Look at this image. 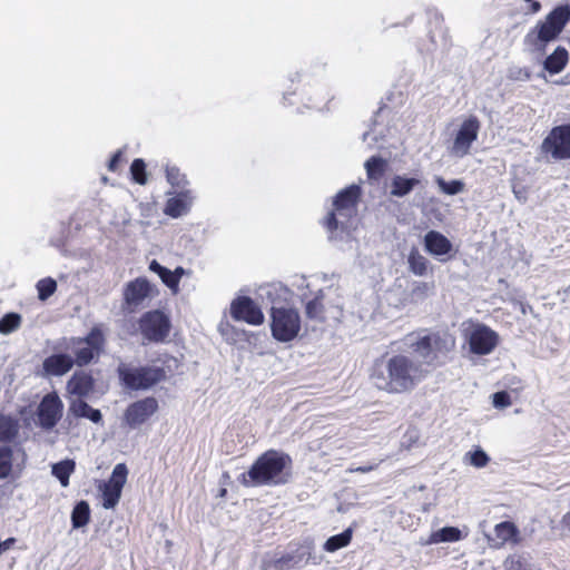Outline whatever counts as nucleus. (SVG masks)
I'll return each instance as SVG.
<instances>
[{
    "label": "nucleus",
    "mask_w": 570,
    "mask_h": 570,
    "mask_svg": "<svg viewBox=\"0 0 570 570\" xmlns=\"http://www.w3.org/2000/svg\"><path fill=\"white\" fill-rule=\"evenodd\" d=\"M569 61V53L564 47H557L543 61V68L551 75L560 73Z\"/></svg>",
    "instance_id": "25"
},
{
    "label": "nucleus",
    "mask_w": 570,
    "mask_h": 570,
    "mask_svg": "<svg viewBox=\"0 0 570 570\" xmlns=\"http://www.w3.org/2000/svg\"><path fill=\"white\" fill-rule=\"evenodd\" d=\"M353 537V530L347 528L340 534L330 537L324 543V550L327 552H335L342 548L347 547Z\"/></svg>",
    "instance_id": "32"
},
{
    "label": "nucleus",
    "mask_w": 570,
    "mask_h": 570,
    "mask_svg": "<svg viewBox=\"0 0 570 570\" xmlns=\"http://www.w3.org/2000/svg\"><path fill=\"white\" fill-rule=\"evenodd\" d=\"M373 469H374L373 465H364V466H358V468H355V469H351L350 471L351 472L367 473V472H371Z\"/></svg>",
    "instance_id": "51"
},
{
    "label": "nucleus",
    "mask_w": 570,
    "mask_h": 570,
    "mask_svg": "<svg viewBox=\"0 0 570 570\" xmlns=\"http://www.w3.org/2000/svg\"><path fill=\"white\" fill-rule=\"evenodd\" d=\"M226 494V489L220 490V497H224Z\"/></svg>",
    "instance_id": "53"
},
{
    "label": "nucleus",
    "mask_w": 570,
    "mask_h": 570,
    "mask_svg": "<svg viewBox=\"0 0 570 570\" xmlns=\"http://www.w3.org/2000/svg\"><path fill=\"white\" fill-rule=\"evenodd\" d=\"M508 79L512 81H528L531 78V71L528 67H511L508 70Z\"/></svg>",
    "instance_id": "44"
},
{
    "label": "nucleus",
    "mask_w": 570,
    "mask_h": 570,
    "mask_svg": "<svg viewBox=\"0 0 570 570\" xmlns=\"http://www.w3.org/2000/svg\"><path fill=\"white\" fill-rule=\"evenodd\" d=\"M16 452L21 453L26 460V451L19 446ZM14 449L10 445H0V480L7 479L12 474Z\"/></svg>",
    "instance_id": "26"
},
{
    "label": "nucleus",
    "mask_w": 570,
    "mask_h": 570,
    "mask_svg": "<svg viewBox=\"0 0 570 570\" xmlns=\"http://www.w3.org/2000/svg\"><path fill=\"white\" fill-rule=\"evenodd\" d=\"M127 465L125 463H118L114 468L111 476L107 482L122 489L127 481Z\"/></svg>",
    "instance_id": "42"
},
{
    "label": "nucleus",
    "mask_w": 570,
    "mask_h": 570,
    "mask_svg": "<svg viewBox=\"0 0 570 570\" xmlns=\"http://www.w3.org/2000/svg\"><path fill=\"white\" fill-rule=\"evenodd\" d=\"M461 531L454 527H444L431 535L432 542H455L461 540Z\"/></svg>",
    "instance_id": "36"
},
{
    "label": "nucleus",
    "mask_w": 570,
    "mask_h": 570,
    "mask_svg": "<svg viewBox=\"0 0 570 570\" xmlns=\"http://www.w3.org/2000/svg\"><path fill=\"white\" fill-rule=\"evenodd\" d=\"M73 365V357L68 354L57 353L43 360L42 370L48 376H62L71 371Z\"/></svg>",
    "instance_id": "18"
},
{
    "label": "nucleus",
    "mask_w": 570,
    "mask_h": 570,
    "mask_svg": "<svg viewBox=\"0 0 570 570\" xmlns=\"http://www.w3.org/2000/svg\"><path fill=\"white\" fill-rule=\"evenodd\" d=\"M529 6V12L537 13L541 10V3L537 0H524Z\"/></svg>",
    "instance_id": "49"
},
{
    "label": "nucleus",
    "mask_w": 570,
    "mask_h": 570,
    "mask_svg": "<svg viewBox=\"0 0 570 570\" xmlns=\"http://www.w3.org/2000/svg\"><path fill=\"white\" fill-rule=\"evenodd\" d=\"M230 316L234 321L259 326L264 323L262 308L249 296H238L230 304Z\"/></svg>",
    "instance_id": "14"
},
{
    "label": "nucleus",
    "mask_w": 570,
    "mask_h": 570,
    "mask_svg": "<svg viewBox=\"0 0 570 570\" xmlns=\"http://www.w3.org/2000/svg\"><path fill=\"white\" fill-rule=\"evenodd\" d=\"M118 379L121 385L130 391H145L166 380L164 367L159 366H131L120 363L117 367Z\"/></svg>",
    "instance_id": "7"
},
{
    "label": "nucleus",
    "mask_w": 570,
    "mask_h": 570,
    "mask_svg": "<svg viewBox=\"0 0 570 570\" xmlns=\"http://www.w3.org/2000/svg\"><path fill=\"white\" fill-rule=\"evenodd\" d=\"M69 412L75 417L88 419L98 424L102 422L100 410L91 407L85 400H72L69 405Z\"/></svg>",
    "instance_id": "24"
},
{
    "label": "nucleus",
    "mask_w": 570,
    "mask_h": 570,
    "mask_svg": "<svg viewBox=\"0 0 570 570\" xmlns=\"http://www.w3.org/2000/svg\"><path fill=\"white\" fill-rule=\"evenodd\" d=\"M14 543H16L14 538H8L7 540L0 542V550L2 552H6L7 550L11 549Z\"/></svg>",
    "instance_id": "50"
},
{
    "label": "nucleus",
    "mask_w": 570,
    "mask_h": 570,
    "mask_svg": "<svg viewBox=\"0 0 570 570\" xmlns=\"http://www.w3.org/2000/svg\"><path fill=\"white\" fill-rule=\"evenodd\" d=\"M20 433V422L17 417L0 413V443L9 445L16 443Z\"/></svg>",
    "instance_id": "23"
},
{
    "label": "nucleus",
    "mask_w": 570,
    "mask_h": 570,
    "mask_svg": "<svg viewBox=\"0 0 570 570\" xmlns=\"http://www.w3.org/2000/svg\"><path fill=\"white\" fill-rule=\"evenodd\" d=\"M96 381L89 371H76L67 381L66 390L69 395L77 396V400L88 397L95 392Z\"/></svg>",
    "instance_id": "17"
},
{
    "label": "nucleus",
    "mask_w": 570,
    "mask_h": 570,
    "mask_svg": "<svg viewBox=\"0 0 570 570\" xmlns=\"http://www.w3.org/2000/svg\"><path fill=\"white\" fill-rule=\"evenodd\" d=\"M370 183L380 181L389 169V161L381 156H371L364 164Z\"/></svg>",
    "instance_id": "27"
},
{
    "label": "nucleus",
    "mask_w": 570,
    "mask_h": 570,
    "mask_svg": "<svg viewBox=\"0 0 570 570\" xmlns=\"http://www.w3.org/2000/svg\"><path fill=\"white\" fill-rule=\"evenodd\" d=\"M561 522L563 525H570V512L563 514Z\"/></svg>",
    "instance_id": "52"
},
{
    "label": "nucleus",
    "mask_w": 570,
    "mask_h": 570,
    "mask_svg": "<svg viewBox=\"0 0 570 570\" xmlns=\"http://www.w3.org/2000/svg\"><path fill=\"white\" fill-rule=\"evenodd\" d=\"M22 318L18 313H8L0 318V333L10 334L21 325Z\"/></svg>",
    "instance_id": "38"
},
{
    "label": "nucleus",
    "mask_w": 570,
    "mask_h": 570,
    "mask_svg": "<svg viewBox=\"0 0 570 570\" xmlns=\"http://www.w3.org/2000/svg\"><path fill=\"white\" fill-rule=\"evenodd\" d=\"M76 469L73 460L67 459L52 465V474L59 480L62 487L69 485V478Z\"/></svg>",
    "instance_id": "31"
},
{
    "label": "nucleus",
    "mask_w": 570,
    "mask_h": 570,
    "mask_svg": "<svg viewBox=\"0 0 570 570\" xmlns=\"http://www.w3.org/2000/svg\"><path fill=\"white\" fill-rule=\"evenodd\" d=\"M149 269L156 273L160 277L161 282L174 293L178 292L179 282L181 276L184 275L183 267L178 266L175 271H170L165 266L160 265L156 259H154L149 264Z\"/></svg>",
    "instance_id": "21"
},
{
    "label": "nucleus",
    "mask_w": 570,
    "mask_h": 570,
    "mask_svg": "<svg viewBox=\"0 0 570 570\" xmlns=\"http://www.w3.org/2000/svg\"><path fill=\"white\" fill-rule=\"evenodd\" d=\"M159 409L158 401L154 396H146L130 403L124 412V422L130 429L145 424Z\"/></svg>",
    "instance_id": "13"
},
{
    "label": "nucleus",
    "mask_w": 570,
    "mask_h": 570,
    "mask_svg": "<svg viewBox=\"0 0 570 570\" xmlns=\"http://www.w3.org/2000/svg\"><path fill=\"white\" fill-rule=\"evenodd\" d=\"M434 288V283L419 282L412 288V295L415 297H425L428 296Z\"/></svg>",
    "instance_id": "45"
},
{
    "label": "nucleus",
    "mask_w": 570,
    "mask_h": 570,
    "mask_svg": "<svg viewBox=\"0 0 570 570\" xmlns=\"http://www.w3.org/2000/svg\"><path fill=\"white\" fill-rule=\"evenodd\" d=\"M361 195V187L355 184L340 190L333 199V209L323 218L322 225L330 233L336 232L340 226L344 228L356 216Z\"/></svg>",
    "instance_id": "5"
},
{
    "label": "nucleus",
    "mask_w": 570,
    "mask_h": 570,
    "mask_svg": "<svg viewBox=\"0 0 570 570\" xmlns=\"http://www.w3.org/2000/svg\"><path fill=\"white\" fill-rule=\"evenodd\" d=\"M512 404L511 396L507 391L495 392L493 394V405L498 409H504Z\"/></svg>",
    "instance_id": "46"
},
{
    "label": "nucleus",
    "mask_w": 570,
    "mask_h": 570,
    "mask_svg": "<svg viewBox=\"0 0 570 570\" xmlns=\"http://www.w3.org/2000/svg\"><path fill=\"white\" fill-rule=\"evenodd\" d=\"M466 456L469 458V463L475 468H483L490 461L488 454L481 449L468 452Z\"/></svg>",
    "instance_id": "43"
},
{
    "label": "nucleus",
    "mask_w": 570,
    "mask_h": 570,
    "mask_svg": "<svg viewBox=\"0 0 570 570\" xmlns=\"http://www.w3.org/2000/svg\"><path fill=\"white\" fill-rule=\"evenodd\" d=\"M271 333L274 340L288 343L295 340L302 328L301 315L294 307H275L269 311Z\"/></svg>",
    "instance_id": "8"
},
{
    "label": "nucleus",
    "mask_w": 570,
    "mask_h": 570,
    "mask_svg": "<svg viewBox=\"0 0 570 570\" xmlns=\"http://www.w3.org/2000/svg\"><path fill=\"white\" fill-rule=\"evenodd\" d=\"M193 199L191 190H177L176 196L166 202L164 213L173 218L180 217L189 210Z\"/></svg>",
    "instance_id": "19"
},
{
    "label": "nucleus",
    "mask_w": 570,
    "mask_h": 570,
    "mask_svg": "<svg viewBox=\"0 0 570 570\" xmlns=\"http://www.w3.org/2000/svg\"><path fill=\"white\" fill-rule=\"evenodd\" d=\"M153 296V285L146 277H137L128 282L122 291V308L134 313L144 305L146 298Z\"/></svg>",
    "instance_id": "12"
},
{
    "label": "nucleus",
    "mask_w": 570,
    "mask_h": 570,
    "mask_svg": "<svg viewBox=\"0 0 570 570\" xmlns=\"http://www.w3.org/2000/svg\"><path fill=\"white\" fill-rule=\"evenodd\" d=\"M435 183L440 189L446 195H456L464 189V184L461 180L454 179L445 181L442 177H436Z\"/></svg>",
    "instance_id": "41"
},
{
    "label": "nucleus",
    "mask_w": 570,
    "mask_h": 570,
    "mask_svg": "<svg viewBox=\"0 0 570 570\" xmlns=\"http://www.w3.org/2000/svg\"><path fill=\"white\" fill-rule=\"evenodd\" d=\"M131 179L139 185L147 184L146 163L141 158H136L130 165Z\"/></svg>",
    "instance_id": "39"
},
{
    "label": "nucleus",
    "mask_w": 570,
    "mask_h": 570,
    "mask_svg": "<svg viewBox=\"0 0 570 570\" xmlns=\"http://www.w3.org/2000/svg\"><path fill=\"white\" fill-rule=\"evenodd\" d=\"M324 304L321 296H315L305 306L306 317L309 320L324 321Z\"/></svg>",
    "instance_id": "37"
},
{
    "label": "nucleus",
    "mask_w": 570,
    "mask_h": 570,
    "mask_svg": "<svg viewBox=\"0 0 570 570\" xmlns=\"http://www.w3.org/2000/svg\"><path fill=\"white\" fill-rule=\"evenodd\" d=\"M293 478V460L281 450L269 449L259 454L238 481L246 488L277 487L287 484Z\"/></svg>",
    "instance_id": "2"
},
{
    "label": "nucleus",
    "mask_w": 570,
    "mask_h": 570,
    "mask_svg": "<svg viewBox=\"0 0 570 570\" xmlns=\"http://www.w3.org/2000/svg\"><path fill=\"white\" fill-rule=\"evenodd\" d=\"M125 161L124 153L122 150H117L110 158L108 163V170L111 173H117L121 166V164Z\"/></svg>",
    "instance_id": "47"
},
{
    "label": "nucleus",
    "mask_w": 570,
    "mask_h": 570,
    "mask_svg": "<svg viewBox=\"0 0 570 570\" xmlns=\"http://www.w3.org/2000/svg\"><path fill=\"white\" fill-rule=\"evenodd\" d=\"M90 521V507L87 501H79L71 512V523L73 528H82Z\"/></svg>",
    "instance_id": "33"
},
{
    "label": "nucleus",
    "mask_w": 570,
    "mask_h": 570,
    "mask_svg": "<svg viewBox=\"0 0 570 570\" xmlns=\"http://www.w3.org/2000/svg\"><path fill=\"white\" fill-rule=\"evenodd\" d=\"M429 374L421 362L405 354L376 360L370 377L380 391L403 394L413 391Z\"/></svg>",
    "instance_id": "1"
},
{
    "label": "nucleus",
    "mask_w": 570,
    "mask_h": 570,
    "mask_svg": "<svg viewBox=\"0 0 570 570\" xmlns=\"http://www.w3.org/2000/svg\"><path fill=\"white\" fill-rule=\"evenodd\" d=\"M129 335H140L144 343H164L170 335L171 321L163 309L144 312L136 323L127 326Z\"/></svg>",
    "instance_id": "4"
},
{
    "label": "nucleus",
    "mask_w": 570,
    "mask_h": 570,
    "mask_svg": "<svg viewBox=\"0 0 570 570\" xmlns=\"http://www.w3.org/2000/svg\"><path fill=\"white\" fill-rule=\"evenodd\" d=\"M570 21V7L560 4L539 21L524 37V45L532 51L542 52L547 45L556 40Z\"/></svg>",
    "instance_id": "3"
},
{
    "label": "nucleus",
    "mask_w": 570,
    "mask_h": 570,
    "mask_svg": "<svg viewBox=\"0 0 570 570\" xmlns=\"http://www.w3.org/2000/svg\"><path fill=\"white\" fill-rule=\"evenodd\" d=\"M166 178L167 181L177 190H188L186 188V186L188 185L186 175L183 174L178 167L167 166Z\"/></svg>",
    "instance_id": "35"
},
{
    "label": "nucleus",
    "mask_w": 570,
    "mask_h": 570,
    "mask_svg": "<svg viewBox=\"0 0 570 570\" xmlns=\"http://www.w3.org/2000/svg\"><path fill=\"white\" fill-rule=\"evenodd\" d=\"M305 559L303 554L285 553L276 559H267L262 563V570H292L301 568Z\"/></svg>",
    "instance_id": "22"
},
{
    "label": "nucleus",
    "mask_w": 570,
    "mask_h": 570,
    "mask_svg": "<svg viewBox=\"0 0 570 570\" xmlns=\"http://www.w3.org/2000/svg\"><path fill=\"white\" fill-rule=\"evenodd\" d=\"M409 269L416 276H424L430 268L429 259L416 247H413L407 256Z\"/></svg>",
    "instance_id": "30"
},
{
    "label": "nucleus",
    "mask_w": 570,
    "mask_h": 570,
    "mask_svg": "<svg viewBox=\"0 0 570 570\" xmlns=\"http://www.w3.org/2000/svg\"><path fill=\"white\" fill-rule=\"evenodd\" d=\"M121 491H122L121 488H118L114 484L105 482L104 487L101 488L102 507L105 509H114L120 500Z\"/></svg>",
    "instance_id": "34"
},
{
    "label": "nucleus",
    "mask_w": 570,
    "mask_h": 570,
    "mask_svg": "<svg viewBox=\"0 0 570 570\" xmlns=\"http://www.w3.org/2000/svg\"><path fill=\"white\" fill-rule=\"evenodd\" d=\"M499 343L497 332L485 325L476 326L469 336L470 351L478 355L491 353Z\"/></svg>",
    "instance_id": "16"
},
{
    "label": "nucleus",
    "mask_w": 570,
    "mask_h": 570,
    "mask_svg": "<svg viewBox=\"0 0 570 570\" xmlns=\"http://www.w3.org/2000/svg\"><path fill=\"white\" fill-rule=\"evenodd\" d=\"M514 194H515V196H517L518 198H520V196H519V191H518V190H515V189H514Z\"/></svg>",
    "instance_id": "54"
},
{
    "label": "nucleus",
    "mask_w": 570,
    "mask_h": 570,
    "mask_svg": "<svg viewBox=\"0 0 570 570\" xmlns=\"http://www.w3.org/2000/svg\"><path fill=\"white\" fill-rule=\"evenodd\" d=\"M424 248L433 256H443L452 252L450 239L438 230H430L424 236Z\"/></svg>",
    "instance_id": "20"
},
{
    "label": "nucleus",
    "mask_w": 570,
    "mask_h": 570,
    "mask_svg": "<svg viewBox=\"0 0 570 570\" xmlns=\"http://www.w3.org/2000/svg\"><path fill=\"white\" fill-rule=\"evenodd\" d=\"M38 298L40 301L48 299L57 289V283L53 278L47 277L37 283Z\"/></svg>",
    "instance_id": "40"
},
{
    "label": "nucleus",
    "mask_w": 570,
    "mask_h": 570,
    "mask_svg": "<svg viewBox=\"0 0 570 570\" xmlns=\"http://www.w3.org/2000/svg\"><path fill=\"white\" fill-rule=\"evenodd\" d=\"M455 347V337L448 331L428 332L412 344L415 353L423 357L426 364H440Z\"/></svg>",
    "instance_id": "6"
},
{
    "label": "nucleus",
    "mask_w": 570,
    "mask_h": 570,
    "mask_svg": "<svg viewBox=\"0 0 570 570\" xmlns=\"http://www.w3.org/2000/svg\"><path fill=\"white\" fill-rule=\"evenodd\" d=\"M70 342L75 347V365L82 367L99 360L105 350L106 337L100 327L94 326L85 337H72Z\"/></svg>",
    "instance_id": "9"
},
{
    "label": "nucleus",
    "mask_w": 570,
    "mask_h": 570,
    "mask_svg": "<svg viewBox=\"0 0 570 570\" xmlns=\"http://www.w3.org/2000/svg\"><path fill=\"white\" fill-rule=\"evenodd\" d=\"M507 570H520L522 567V561L520 557L511 556L504 562Z\"/></svg>",
    "instance_id": "48"
},
{
    "label": "nucleus",
    "mask_w": 570,
    "mask_h": 570,
    "mask_svg": "<svg viewBox=\"0 0 570 570\" xmlns=\"http://www.w3.org/2000/svg\"><path fill=\"white\" fill-rule=\"evenodd\" d=\"M495 537L500 540L501 544L507 542L519 543L520 531L518 527L511 521H502L494 527Z\"/></svg>",
    "instance_id": "29"
},
{
    "label": "nucleus",
    "mask_w": 570,
    "mask_h": 570,
    "mask_svg": "<svg viewBox=\"0 0 570 570\" xmlns=\"http://www.w3.org/2000/svg\"><path fill=\"white\" fill-rule=\"evenodd\" d=\"M3 552L0 550V556L2 554Z\"/></svg>",
    "instance_id": "55"
},
{
    "label": "nucleus",
    "mask_w": 570,
    "mask_h": 570,
    "mask_svg": "<svg viewBox=\"0 0 570 570\" xmlns=\"http://www.w3.org/2000/svg\"><path fill=\"white\" fill-rule=\"evenodd\" d=\"M540 153L552 160H569L570 124L552 127L541 142Z\"/></svg>",
    "instance_id": "10"
},
{
    "label": "nucleus",
    "mask_w": 570,
    "mask_h": 570,
    "mask_svg": "<svg viewBox=\"0 0 570 570\" xmlns=\"http://www.w3.org/2000/svg\"><path fill=\"white\" fill-rule=\"evenodd\" d=\"M419 185H421L419 178L396 175L392 178L390 194L393 197L402 198L409 195Z\"/></svg>",
    "instance_id": "28"
},
{
    "label": "nucleus",
    "mask_w": 570,
    "mask_h": 570,
    "mask_svg": "<svg viewBox=\"0 0 570 570\" xmlns=\"http://www.w3.org/2000/svg\"><path fill=\"white\" fill-rule=\"evenodd\" d=\"M63 403L56 392L46 394L37 407V424L45 431L52 430L61 420Z\"/></svg>",
    "instance_id": "11"
},
{
    "label": "nucleus",
    "mask_w": 570,
    "mask_h": 570,
    "mask_svg": "<svg viewBox=\"0 0 570 570\" xmlns=\"http://www.w3.org/2000/svg\"><path fill=\"white\" fill-rule=\"evenodd\" d=\"M481 122L476 116H470L461 124L452 145V153L463 157L470 153L472 144L478 139Z\"/></svg>",
    "instance_id": "15"
}]
</instances>
